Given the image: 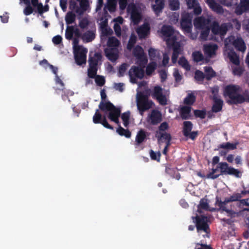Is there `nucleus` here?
<instances>
[{
    "label": "nucleus",
    "mask_w": 249,
    "mask_h": 249,
    "mask_svg": "<svg viewBox=\"0 0 249 249\" xmlns=\"http://www.w3.org/2000/svg\"><path fill=\"white\" fill-rule=\"evenodd\" d=\"M160 35L166 42L167 45L169 47H172L173 53L172 56V61L175 63L177 61L179 54L182 52L180 42L182 36L169 25H163L160 31H159Z\"/></svg>",
    "instance_id": "nucleus-1"
},
{
    "label": "nucleus",
    "mask_w": 249,
    "mask_h": 249,
    "mask_svg": "<svg viewBox=\"0 0 249 249\" xmlns=\"http://www.w3.org/2000/svg\"><path fill=\"white\" fill-rule=\"evenodd\" d=\"M132 53L135 57L136 64L139 67H132L129 71V75L131 82L136 83L137 79H141L144 75V68L147 63V59L143 49L139 45L134 48Z\"/></svg>",
    "instance_id": "nucleus-2"
},
{
    "label": "nucleus",
    "mask_w": 249,
    "mask_h": 249,
    "mask_svg": "<svg viewBox=\"0 0 249 249\" xmlns=\"http://www.w3.org/2000/svg\"><path fill=\"white\" fill-rule=\"evenodd\" d=\"M242 52L246 50L245 43L240 36H231L225 40L224 55L227 56L234 64L237 65L240 63L239 57L233 50V47Z\"/></svg>",
    "instance_id": "nucleus-3"
},
{
    "label": "nucleus",
    "mask_w": 249,
    "mask_h": 249,
    "mask_svg": "<svg viewBox=\"0 0 249 249\" xmlns=\"http://www.w3.org/2000/svg\"><path fill=\"white\" fill-rule=\"evenodd\" d=\"M241 88L236 85L226 86L224 90V95L230 100L228 102L231 104H241L245 101L249 102V93L246 91L243 95L240 94Z\"/></svg>",
    "instance_id": "nucleus-4"
},
{
    "label": "nucleus",
    "mask_w": 249,
    "mask_h": 249,
    "mask_svg": "<svg viewBox=\"0 0 249 249\" xmlns=\"http://www.w3.org/2000/svg\"><path fill=\"white\" fill-rule=\"evenodd\" d=\"M99 107L107 115L108 118L111 121L119 124V117L120 116L121 110L116 107L110 102L102 101L100 102Z\"/></svg>",
    "instance_id": "nucleus-5"
},
{
    "label": "nucleus",
    "mask_w": 249,
    "mask_h": 249,
    "mask_svg": "<svg viewBox=\"0 0 249 249\" xmlns=\"http://www.w3.org/2000/svg\"><path fill=\"white\" fill-rule=\"evenodd\" d=\"M78 42L77 38H73L72 47L75 62L78 65L81 66L86 63L88 49L79 45Z\"/></svg>",
    "instance_id": "nucleus-6"
},
{
    "label": "nucleus",
    "mask_w": 249,
    "mask_h": 249,
    "mask_svg": "<svg viewBox=\"0 0 249 249\" xmlns=\"http://www.w3.org/2000/svg\"><path fill=\"white\" fill-rule=\"evenodd\" d=\"M210 20L203 17H198L195 18L194 21L195 28L201 30L200 38L203 40L211 39V37H209L210 31Z\"/></svg>",
    "instance_id": "nucleus-7"
},
{
    "label": "nucleus",
    "mask_w": 249,
    "mask_h": 249,
    "mask_svg": "<svg viewBox=\"0 0 249 249\" xmlns=\"http://www.w3.org/2000/svg\"><path fill=\"white\" fill-rule=\"evenodd\" d=\"M108 48L105 50L107 57L111 61H115L118 57L120 41L115 37H110L107 42Z\"/></svg>",
    "instance_id": "nucleus-8"
},
{
    "label": "nucleus",
    "mask_w": 249,
    "mask_h": 249,
    "mask_svg": "<svg viewBox=\"0 0 249 249\" xmlns=\"http://www.w3.org/2000/svg\"><path fill=\"white\" fill-rule=\"evenodd\" d=\"M194 222L196 223L197 232L199 235L202 234L203 237H208L209 226L208 225V218L204 215L193 217Z\"/></svg>",
    "instance_id": "nucleus-9"
},
{
    "label": "nucleus",
    "mask_w": 249,
    "mask_h": 249,
    "mask_svg": "<svg viewBox=\"0 0 249 249\" xmlns=\"http://www.w3.org/2000/svg\"><path fill=\"white\" fill-rule=\"evenodd\" d=\"M137 108L140 114L142 116L143 112L152 107L153 102L141 93H138L136 96Z\"/></svg>",
    "instance_id": "nucleus-10"
},
{
    "label": "nucleus",
    "mask_w": 249,
    "mask_h": 249,
    "mask_svg": "<svg viewBox=\"0 0 249 249\" xmlns=\"http://www.w3.org/2000/svg\"><path fill=\"white\" fill-rule=\"evenodd\" d=\"M169 95L168 91L157 86L154 88L152 95L156 98L161 105L167 104V96Z\"/></svg>",
    "instance_id": "nucleus-11"
},
{
    "label": "nucleus",
    "mask_w": 249,
    "mask_h": 249,
    "mask_svg": "<svg viewBox=\"0 0 249 249\" xmlns=\"http://www.w3.org/2000/svg\"><path fill=\"white\" fill-rule=\"evenodd\" d=\"M79 1L80 6L77 5L76 1L71 0L70 4V9L74 11L77 14L82 15L85 12L89 9V0H81Z\"/></svg>",
    "instance_id": "nucleus-12"
},
{
    "label": "nucleus",
    "mask_w": 249,
    "mask_h": 249,
    "mask_svg": "<svg viewBox=\"0 0 249 249\" xmlns=\"http://www.w3.org/2000/svg\"><path fill=\"white\" fill-rule=\"evenodd\" d=\"M215 206L218 208V210L222 212H226L228 215L233 216L235 214L232 206L229 202H226V199L223 201L220 200L219 198L216 197Z\"/></svg>",
    "instance_id": "nucleus-13"
},
{
    "label": "nucleus",
    "mask_w": 249,
    "mask_h": 249,
    "mask_svg": "<svg viewBox=\"0 0 249 249\" xmlns=\"http://www.w3.org/2000/svg\"><path fill=\"white\" fill-rule=\"evenodd\" d=\"M192 14L184 12L182 14L180 25L182 29L186 33H190L192 31Z\"/></svg>",
    "instance_id": "nucleus-14"
},
{
    "label": "nucleus",
    "mask_w": 249,
    "mask_h": 249,
    "mask_svg": "<svg viewBox=\"0 0 249 249\" xmlns=\"http://www.w3.org/2000/svg\"><path fill=\"white\" fill-rule=\"evenodd\" d=\"M101 56L95 54L94 57L89 58V68L88 69V76L90 78H94L97 73V65Z\"/></svg>",
    "instance_id": "nucleus-15"
},
{
    "label": "nucleus",
    "mask_w": 249,
    "mask_h": 249,
    "mask_svg": "<svg viewBox=\"0 0 249 249\" xmlns=\"http://www.w3.org/2000/svg\"><path fill=\"white\" fill-rule=\"evenodd\" d=\"M128 13L131 15V18L135 24L139 23L141 19V14L139 10L137 8L136 5L133 3L129 4L127 8Z\"/></svg>",
    "instance_id": "nucleus-16"
},
{
    "label": "nucleus",
    "mask_w": 249,
    "mask_h": 249,
    "mask_svg": "<svg viewBox=\"0 0 249 249\" xmlns=\"http://www.w3.org/2000/svg\"><path fill=\"white\" fill-rule=\"evenodd\" d=\"M40 65L43 66L45 68H47L49 67L50 69L52 71V72L55 74V82L56 85H60V89L63 90L64 87V84L63 81L60 79L59 76L57 74L58 69L57 67H54L53 65L49 64L48 61L46 59H44L40 62Z\"/></svg>",
    "instance_id": "nucleus-17"
},
{
    "label": "nucleus",
    "mask_w": 249,
    "mask_h": 249,
    "mask_svg": "<svg viewBox=\"0 0 249 249\" xmlns=\"http://www.w3.org/2000/svg\"><path fill=\"white\" fill-rule=\"evenodd\" d=\"M222 175H233L236 177H239L240 172L237 169L229 166L226 162H220L218 163Z\"/></svg>",
    "instance_id": "nucleus-18"
},
{
    "label": "nucleus",
    "mask_w": 249,
    "mask_h": 249,
    "mask_svg": "<svg viewBox=\"0 0 249 249\" xmlns=\"http://www.w3.org/2000/svg\"><path fill=\"white\" fill-rule=\"evenodd\" d=\"M230 25L228 23H224L219 25L216 22H213L212 28V31L214 35H220L221 37L226 34Z\"/></svg>",
    "instance_id": "nucleus-19"
},
{
    "label": "nucleus",
    "mask_w": 249,
    "mask_h": 249,
    "mask_svg": "<svg viewBox=\"0 0 249 249\" xmlns=\"http://www.w3.org/2000/svg\"><path fill=\"white\" fill-rule=\"evenodd\" d=\"M146 121L149 124H157L161 121V114L159 111L153 110L148 114Z\"/></svg>",
    "instance_id": "nucleus-20"
},
{
    "label": "nucleus",
    "mask_w": 249,
    "mask_h": 249,
    "mask_svg": "<svg viewBox=\"0 0 249 249\" xmlns=\"http://www.w3.org/2000/svg\"><path fill=\"white\" fill-rule=\"evenodd\" d=\"M93 122L95 124H101L104 127L110 129H113V128L110 125H109L104 116L102 119V116L101 113H99V110L97 109L93 117Z\"/></svg>",
    "instance_id": "nucleus-21"
},
{
    "label": "nucleus",
    "mask_w": 249,
    "mask_h": 249,
    "mask_svg": "<svg viewBox=\"0 0 249 249\" xmlns=\"http://www.w3.org/2000/svg\"><path fill=\"white\" fill-rule=\"evenodd\" d=\"M210 8L214 12L218 14H224L225 12L228 11L217 3L215 0H205Z\"/></svg>",
    "instance_id": "nucleus-22"
},
{
    "label": "nucleus",
    "mask_w": 249,
    "mask_h": 249,
    "mask_svg": "<svg viewBox=\"0 0 249 249\" xmlns=\"http://www.w3.org/2000/svg\"><path fill=\"white\" fill-rule=\"evenodd\" d=\"M248 11H249V0H240V3L235 8V13L237 15H241Z\"/></svg>",
    "instance_id": "nucleus-23"
},
{
    "label": "nucleus",
    "mask_w": 249,
    "mask_h": 249,
    "mask_svg": "<svg viewBox=\"0 0 249 249\" xmlns=\"http://www.w3.org/2000/svg\"><path fill=\"white\" fill-rule=\"evenodd\" d=\"M217 46L215 44L209 43L204 45V51L205 54L209 57H213L215 54Z\"/></svg>",
    "instance_id": "nucleus-24"
},
{
    "label": "nucleus",
    "mask_w": 249,
    "mask_h": 249,
    "mask_svg": "<svg viewBox=\"0 0 249 249\" xmlns=\"http://www.w3.org/2000/svg\"><path fill=\"white\" fill-rule=\"evenodd\" d=\"M81 39L85 42H89L92 41L95 36V29H92L88 30L82 35L80 34Z\"/></svg>",
    "instance_id": "nucleus-25"
},
{
    "label": "nucleus",
    "mask_w": 249,
    "mask_h": 249,
    "mask_svg": "<svg viewBox=\"0 0 249 249\" xmlns=\"http://www.w3.org/2000/svg\"><path fill=\"white\" fill-rule=\"evenodd\" d=\"M150 32V25L148 23H144L137 29V32L141 38H144Z\"/></svg>",
    "instance_id": "nucleus-26"
},
{
    "label": "nucleus",
    "mask_w": 249,
    "mask_h": 249,
    "mask_svg": "<svg viewBox=\"0 0 249 249\" xmlns=\"http://www.w3.org/2000/svg\"><path fill=\"white\" fill-rule=\"evenodd\" d=\"M187 5L189 8L194 9V13L196 15H199L201 12L202 9L199 5L197 0H186Z\"/></svg>",
    "instance_id": "nucleus-27"
},
{
    "label": "nucleus",
    "mask_w": 249,
    "mask_h": 249,
    "mask_svg": "<svg viewBox=\"0 0 249 249\" xmlns=\"http://www.w3.org/2000/svg\"><path fill=\"white\" fill-rule=\"evenodd\" d=\"M73 34L78 37L80 36V33L78 29L74 30L72 26H68L65 33L66 38L69 40L71 39Z\"/></svg>",
    "instance_id": "nucleus-28"
},
{
    "label": "nucleus",
    "mask_w": 249,
    "mask_h": 249,
    "mask_svg": "<svg viewBox=\"0 0 249 249\" xmlns=\"http://www.w3.org/2000/svg\"><path fill=\"white\" fill-rule=\"evenodd\" d=\"M213 99V104L212 107V110L214 112H218L221 110L223 102L218 97L214 96Z\"/></svg>",
    "instance_id": "nucleus-29"
},
{
    "label": "nucleus",
    "mask_w": 249,
    "mask_h": 249,
    "mask_svg": "<svg viewBox=\"0 0 249 249\" xmlns=\"http://www.w3.org/2000/svg\"><path fill=\"white\" fill-rule=\"evenodd\" d=\"M157 135H159V142L160 144L164 140L166 144L167 143V145H170L171 137L169 134L165 132H159L157 133Z\"/></svg>",
    "instance_id": "nucleus-30"
},
{
    "label": "nucleus",
    "mask_w": 249,
    "mask_h": 249,
    "mask_svg": "<svg viewBox=\"0 0 249 249\" xmlns=\"http://www.w3.org/2000/svg\"><path fill=\"white\" fill-rule=\"evenodd\" d=\"M164 0H156L155 3L152 5V8L156 15H158L161 12L164 8Z\"/></svg>",
    "instance_id": "nucleus-31"
},
{
    "label": "nucleus",
    "mask_w": 249,
    "mask_h": 249,
    "mask_svg": "<svg viewBox=\"0 0 249 249\" xmlns=\"http://www.w3.org/2000/svg\"><path fill=\"white\" fill-rule=\"evenodd\" d=\"M221 175H222V173L218 164L215 168H213L212 171L207 174V178H208L215 179Z\"/></svg>",
    "instance_id": "nucleus-32"
},
{
    "label": "nucleus",
    "mask_w": 249,
    "mask_h": 249,
    "mask_svg": "<svg viewBox=\"0 0 249 249\" xmlns=\"http://www.w3.org/2000/svg\"><path fill=\"white\" fill-rule=\"evenodd\" d=\"M146 132L143 129H141L138 131L136 136V142L138 145L142 142L146 138Z\"/></svg>",
    "instance_id": "nucleus-33"
},
{
    "label": "nucleus",
    "mask_w": 249,
    "mask_h": 249,
    "mask_svg": "<svg viewBox=\"0 0 249 249\" xmlns=\"http://www.w3.org/2000/svg\"><path fill=\"white\" fill-rule=\"evenodd\" d=\"M148 53L151 60L155 62L160 59L159 53L157 50L151 48L148 50Z\"/></svg>",
    "instance_id": "nucleus-34"
},
{
    "label": "nucleus",
    "mask_w": 249,
    "mask_h": 249,
    "mask_svg": "<svg viewBox=\"0 0 249 249\" xmlns=\"http://www.w3.org/2000/svg\"><path fill=\"white\" fill-rule=\"evenodd\" d=\"M191 107L189 106H184L180 109L181 116L182 119H188L190 116Z\"/></svg>",
    "instance_id": "nucleus-35"
},
{
    "label": "nucleus",
    "mask_w": 249,
    "mask_h": 249,
    "mask_svg": "<svg viewBox=\"0 0 249 249\" xmlns=\"http://www.w3.org/2000/svg\"><path fill=\"white\" fill-rule=\"evenodd\" d=\"M193 128V124L190 121H185L183 123V134L186 137H188L189 133Z\"/></svg>",
    "instance_id": "nucleus-36"
},
{
    "label": "nucleus",
    "mask_w": 249,
    "mask_h": 249,
    "mask_svg": "<svg viewBox=\"0 0 249 249\" xmlns=\"http://www.w3.org/2000/svg\"><path fill=\"white\" fill-rule=\"evenodd\" d=\"M116 3L115 0H108L105 5L104 10L106 12L107 10L110 12H114L116 9Z\"/></svg>",
    "instance_id": "nucleus-37"
},
{
    "label": "nucleus",
    "mask_w": 249,
    "mask_h": 249,
    "mask_svg": "<svg viewBox=\"0 0 249 249\" xmlns=\"http://www.w3.org/2000/svg\"><path fill=\"white\" fill-rule=\"evenodd\" d=\"M244 196L242 194L239 193H233L231 196L229 197L226 198V202H229L230 203L233 201H236L240 200Z\"/></svg>",
    "instance_id": "nucleus-38"
},
{
    "label": "nucleus",
    "mask_w": 249,
    "mask_h": 249,
    "mask_svg": "<svg viewBox=\"0 0 249 249\" xmlns=\"http://www.w3.org/2000/svg\"><path fill=\"white\" fill-rule=\"evenodd\" d=\"M121 118L122 119L124 126L127 127L130 123V112L129 111H127L126 112L123 113L121 115Z\"/></svg>",
    "instance_id": "nucleus-39"
},
{
    "label": "nucleus",
    "mask_w": 249,
    "mask_h": 249,
    "mask_svg": "<svg viewBox=\"0 0 249 249\" xmlns=\"http://www.w3.org/2000/svg\"><path fill=\"white\" fill-rule=\"evenodd\" d=\"M204 69L205 73V75L207 79H211L212 77L215 76V72L213 71L211 67H205Z\"/></svg>",
    "instance_id": "nucleus-40"
},
{
    "label": "nucleus",
    "mask_w": 249,
    "mask_h": 249,
    "mask_svg": "<svg viewBox=\"0 0 249 249\" xmlns=\"http://www.w3.org/2000/svg\"><path fill=\"white\" fill-rule=\"evenodd\" d=\"M101 30L102 36H107L112 34V30L106 24L104 23L101 25Z\"/></svg>",
    "instance_id": "nucleus-41"
},
{
    "label": "nucleus",
    "mask_w": 249,
    "mask_h": 249,
    "mask_svg": "<svg viewBox=\"0 0 249 249\" xmlns=\"http://www.w3.org/2000/svg\"><path fill=\"white\" fill-rule=\"evenodd\" d=\"M76 18V16L74 13L72 12H69L66 17H65V20L67 24H71L73 23Z\"/></svg>",
    "instance_id": "nucleus-42"
},
{
    "label": "nucleus",
    "mask_w": 249,
    "mask_h": 249,
    "mask_svg": "<svg viewBox=\"0 0 249 249\" xmlns=\"http://www.w3.org/2000/svg\"><path fill=\"white\" fill-rule=\"evenodd\" d=\"M197 211L199 213H202V210H208L209 209L208 203L207 200L201 199L197 206Z\"/></svg>",
    "instance_id": "nucleus-43"
},
{
    "label": "nucleus",
    "mask_w": 249,
    "mask_h": 249,
    "mask_svg": "<svg viewBox=\"0 0 249 249\" xmlns=\"http://www.w3.org/2000/svg\"><path fill=\"white\" fill-rule=\"evenodd\" d=\"M178 64L186 71L190 70V66L184 57H181L178 61Z\"/></svg>",
    "instance_id": "nucleus-44"
},
{
    "label": "nucleus",
    "mask_w": 249,
    "mask_h": 249,
    "mask_svg": "<svg viewBox=\"0 0 249 249\" xmlns=\"http://www.w3.org/2000/svg\"><path fill=\"white\" fill-rule=\"evenodd\" d=\"M157 63L155 61L150 63L146 67V73L147 75H150L156 69Z\"/></svg>",
    "instance_id": "nucleus-45"
},
{
    "label": "nucleus",
    "mask_w": 249,
    "mask_h": 249,
    "mask_svg": "<svg viewBox=\"0 0 249 249\" xmlns=\"http://www.w3.org/2000/svg\"><path fill=\"white\" fill-rule=\"evenodd\" d=\"M117 132L121 136H124L126 138H129L131 137V133L127 129H124L123 127L120 126L117 129Z\"/></svg>",
    "instance_id": "nucleus-46"
},
{
    "label": "nucleus",
    "mask_w": 249,
    "mask_h": 249,
    "mask_svg": "<svg viewBox=\"0 0 249 249\" xmlns=\"http://www.w3.org/2000/svg\"><path fill=\"white\" fill-rule=\"evenodd\" d=\"M180 3L178 0H171L169 1V7L173 11H176L179 8Z\"/></svg>",
    "instance_id": "nucleus-47"
},
{
    "label": "nucleus",
    "mask_w": 249,
    "mask_h": 249,
    "mask_svg": "<svg viewBox=\"0 0 249 249\" xmlns=\"http://www.w3.org/2000/svg\"><path fill=\"white\" fill-rule=\"evenodd\" d=\"M136 39H137V37L135 35H131L129 40V41L128 42V44L127 45V49L128 50H131L132 49L134 45L136 43Z\"/></svg>",
    "instance_id": "nucleus-48"
},
{
    "label": "nucleus",
    "mask_w": 249,
    "mask_h": 249,
    "mask_svg": "<svg viewBox=\"0 0 249 249\" xmlns=\"http://www.w3.org/2000/svg\"><path fill=\"white\" fill-rule=\"evenodd\" d=\"M219 2L222 5L227 7H231L236 4L237 0H218Z\"/></svg>",
    "instance_id": "nucleus-49"
},
{
    "label": "nucleus",
    "mask_w": 249,
    "mask_h": 249,
    "mask_svg": "<svg viewBox=\"0 0 249 249\" xmlns=\"http://www.w3.org/2000/svg\"><path fill=\"white\" fill-rule=\"evenodd\" d=\"M195 101V97L193 93H189L188 96L184 99V103L187 105H192Z\"/></svg>",
    "instance_id": "nucleus-50"
},
{
    "label": "nucleus",
    "mask_w": 249,
    "mask_h": 249,
    "mask_svg": "<svg viewBox=\"0 0 249 249\" xmlns=\"http://www.w3.org/2000/svg\"><path fill=\"white\" fill-rule=\"evenodd\" d=\"M219 147L229 150H233L236 148V144L227 142L226 143H222L220 144Z\"/></svg>",
    "instance_id": "nucleus-51"
},
{
    "label": "nucleus",
    "mask_w": 249,
    "mask_h": 249,
    "mask_svg": "<svg viewBox=\"0 0 249 249\" xmlns=\"http://www.w3.org/2000/svg\"><path fill=\"white\" fill-rule=\"evenodd\" d=\"M192 55L194 61L197 62L201 61L203 58V56L200 52H195Z\"/></svg>",
    "instance_id": "nucleus-52"
},
{
    "label": "nucleus",
    "mask_w": 249,
    "mask_h": 249,
    "mask_svg": "<svg viewBox=\"0 0 249 249\" xmlns=\"http://www.w3.org/2000/svg\"><path fill=\"white\" fill-rule=\"evenodd\" d=\"M239 214L246 219V222L249 221V208H244L239 212Z\"/></svg>",
    "instance_id": "nucleus-53"
},
{
    "label": "nucleus",
    "mask_w": 249,
    "mask_h": 249,
    "mask_svg": "<svg viewBox=\"0 0 249 249\" xmlns=\"http://www.w3.org/2000/svg\"><path fill=\"white\" fill-rule=\"evenodd\" d=\"M89 20H88V19L87 18H82V19H81L80 20L79 25L81 28L85 29V28H87V27L89 25Z\"/></svg>",
    "instance_id": "nucleus-54"
},
{
    "label": "nucleus",
    "mask_w": 249,
    "mask_h": 249,
    "mask_svg": "<svg viewBox=\"0 0 249 249\" xmlns=\"http://www.w3.org/2000/svg\"><path fill=\"white\" fill-rule=\"evenodd\" d=\"M205 75L204 73L199 71H196L195 72V78L198 82L202 81L204 79Z\"/></svg>",
    "instance_id": "nucleus-55"
},
{
    "label": "nucleus",
    "mask_w": 249,
    "mask_h": 249,
    "mask_svg": "<svg viewBox=\"0 0 249 249\" xmlns=\"http://www.w3.org/2000/svg\"><path fill=\"white\" fill-rule=\"evenodd\" d=\"M128 65L125 63L123 64L119 68V76H122L124 74L126 69L128 67Z\"/></svg>",
    "instance_id": "nucleus-56"
},
{
    "label": "nucleus",
    "mask_w": 249,
    "mask_h": 249,
    "mask_svg": "<svg viewBox=\"0 0 249 249\" xmlns=\"http://www.w3.org/2000/svg\"><path fill=\"white\" fill-rule=\"evenodd\" d=\"M236 65V66L232 68L233 73L234 75L240 76L243 72V70L241 67H240L238 66L239 65V63L237 65Z\"/></svg>",
    "instance_id": "nucleus-57"
},
{
    "label": "nucleus",
    "mask_w": 249,
    "mask_h": 249,
    "mask_svg": "<svg viewBox=\"0 0 249 249\" xmlns=\"http://www.w3.org/2000/svg\"><path fill=\"white\" fill-rule=\"evenodd\" d=\"M31 3L35 8L41 12V9L43 7V5L41 3H39L38 0H31Z\"/></svg>",
    "instance_id": "nucleus-58"
},
{
    "label": "nucleus",
    "mask_w": 249,
    "mask_h": 249,
    "mask_svg": "<svg viewBox=\"0 0 249 249\" xmlns=\"http://www.w3.org/2000/svg\"><path fill=\"white\" fill-rule=\"evenodd\" d=\"M95 80L97 85L99 86H103L105 82V80L104 77L99 75H98L95 77Z\"/></svg>",
    "instance_id": "nucleus-59"
},
{
    "label": "nucleus",
    "mask_w": 249,
    "mask_h": 249,
    "mask_svg": "<svg viewBox=\"0 0 249 249\" xmlns=\"http://www.w3.org/2000/svg\"><path fill=\"white\" fill-rule=\"evenodd\" d=\"M173 75L178 82H179L182 79V75L179 73L178 70L177 69H174Z\"/></svg>",
    "instance_id": "nucleus-60"
},
{
    "label": "nucleus",
    "mask_w": 249,
    "mask_h": 249,
    "mask_svg": "<svg viewBox=\"0 0 249 249\" xmlns=\"http://www.w3.org/2000/svg\"><path fill=\"white\" fill-rule=\"evenodd\" d=\"M114 29L115 32V34L117 36H120L121 35V28L120 25L118 23H114Z\"/></svg>",
    "instance_id": "nucleus-61"
},
{
    "label": "nucleus",
    "mask_w": 249,
    "mask_h": 249,
    "mask_svg": "<svg viewBox=\"0 0 249 249\" xmlns=\"http://www.w3.org/2000/svg\"><path fill=\"white\" fill-rule=\"evenodd\" d=\"M150 155L151 158L152 160H158V161L160 160V152L155 153L153 150H151L150 152Z\"/></svg>",
    "instance_id": "nucleus-62"
},
{
    "label": "nucleus",
    "mask_w": 249,
    "mask_h": 249,
    "mask_svg": "<svg viewBox=\"0 0 249 249\" xmlns=\"http://www.w3.org/2000/svg\"><path fill=\"white\" fill-rule=\"evenodd\" d=\"M194 113L196 117H198L201 119H203L205 117L206 112L205 111L196 110L195 111Z\"/></svg>",
    "instance_id": "nucleus-63"
},
{
    "label": "nucleus",
    "mask_w": 249,
    "mask_h": 249,
    "mask_svg": "<svg viewBox=\"0 0 249 249\" xmlns=\"http://www.w3.org/2000/svg\"><path fill=\"white\" fill-rule=\"evenodd\" d=\"M62 40V37L59 35L54 36L53 39L52 41L55 45L59 44Z\"/></svg>",
    "instance_id": "nucleus-64"
}]
</instances>
